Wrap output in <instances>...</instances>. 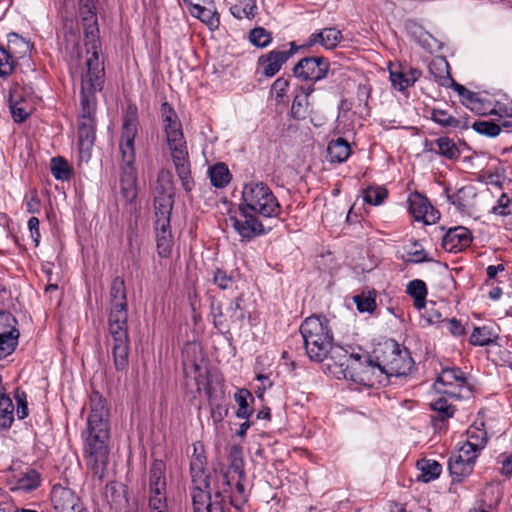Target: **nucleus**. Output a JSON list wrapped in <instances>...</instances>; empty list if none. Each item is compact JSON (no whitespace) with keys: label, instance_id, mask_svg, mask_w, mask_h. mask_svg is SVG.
Listing matches in <instances>:
<instances>
[{"label":"nucleus","instance_id":"nucleus-1","mask_svg":"<svg viewBox=\"0 0 512 512\" xmlns=\"http://www.w3.org/2000/svg\"><path fill=\"white\" fill-rule=\"evenodd\" d=\"M84 436L86 464L98 482H102L108 464L109 410L106 399L93 391L90 396V414Z\"/></svg>","mask_w":512,"mask_h":512},{"label":"nucleus","instance_id":"nucleus-2","mask_svg":"<svg viewBox=\"0 0 512 512\" xmlns=\"http://www.w3.org/2000/svg\"><path fill=\"white\" fill-rule=\"evenodd\" d=\"M110 312L108 331L112 338L111 353L118 372H127L129 367L130 342L128 336V305L123 278H113L110 286Z\"/></svg>","mask_w":512,"mask_h":512},{"label":"nucleus","instance_id":"nucleus-3","mask_svg":"<svg viewBox=\"0 0 512 512\" xmlns=\"http://www.w3.org/2000/svg\"><path fill=\"white\" fill-rule=\"evenodd\" d=\"M204 457L197 455L190 463L192 487L191 498L194 512H223L220 504L222 494L229 488V470H214L204 473Z\"/></svg>","mask_w":512,"mask_h":512},{"label":"nucleus","instance_id":"nucleus-4","mask_svg":"<svg viewBox=\"0 0 512 512\" xmlns=\"http://www.w3.org/2000/svg\"><path fill=\"white\" fill-rule=\"evenodd\" d=\"M104 76V68H101L100 73L92 69H85L84 72H81V114L78 120V138L81 153L89 154L94 145L96 134L95 93L102 90Z\"/></svg>","mask_w":512,"mask_h":512},{"label":"nucleus","instance_id":"nucleus-5","mask_svg":"<svg viewBox=\"0 0 512 512\" xmlns=\"http://www.w3.org/2000/svg\"><path fill=\"white\" fill-rule=\"evenodd\" d=\"M138 133L136 108L129 107L123 118L119 150L121 153L120 191L127 202L137 196V171L135 164V137Z\"/></svg>","mask_w":512,"mask_h":512},{"label":"nucleus","instance_id":"nucleus-6","mask_svg":"<svg viewBox=\"0 0 512 512\" xmlns=\"http://www.w3.org/2000/svg\"><path fill=\"white\" fill-rule=\"evenodd\" d=\"M98 0H78V14L84 30V45L86 47L85 69L101 72L104 62L100 59L101 44L96 4Z\"/></svg>","mask_w":512,"mask_h":512},{"label":"nucleus","instance_id":"nucleus-7","mask_svg":"<svg viewBox=\"0 0 512 512\" xmlns=\"http://www.w3.org/2000/svg\"><path fill=\"white\" fill-rule=\"evenodd\" d=\"M304 348L311 361L323 362L333 346V333L325 317L311 316L300 326Z\"/></svg>","mask_w":512,"mask_h":512},{"label":"nucleus","instance_id":"nucleus-8","mask_svg":"<svg viewBox=\"0 0 512 512\" xmlns=\"http://www.w3.org/2000/svg\"><path fill=\"white\" fill-rule=\"evenodd\" d=\"M327 369L338 379H349L355 383L365 384L364 376L369 369L373 367L372 361L368 356L360 354H349L347 350L340 346H332L327 358Z\"/></svg>","mask_w":512,"mask_h":512},{"label":"nucleus","instance_id":"nucleus-9","mask_svg":"<svg viewBox=\"0 0 512 512\" xmlns=\"http://www.w3.org/2000/svg\"><path fill=\"white\" fill-rule=\"evenodd\" d=\"M239 210L241 213L252 212L265 218H272L280 215L281 206L265 183L251 182L243 188Z\"/></svg>","mask_w":512,"mask_h":512},{"label":"nucleus","instance_id":"nucleus-10","mask_svg":"<svg viewBox=\"0 0 512 512\" xmlns=\"http://www.w3.org/2000/svg\"><path fill=\"white\" fill-rule=\"evenodd\" d=\"M165 133L177 175L184 190L189 192L194 187V181L191 177L187 144L182 127L167 128Z\"/></svg>","mask_w":512,"mask_h":512},{"label":"nucleus","instance_id":"nucleus-11","mask_svg":"<svg viewBox=\"0 0 512 512\" xmlns=\"http://www.w3.org/2000/svg\"><path fill=\"white\" fill-rule=\"evenodd\" d=\"M166 466L162 460H155L149 471V512H169L166 498Z\"/></svg>","mask_w":512,"mask_h":512},{"label":"nucleus","instance_id":"nucleus-12","mask_svg":"<svg viewBox=\"0 0 512 512\" xmlns=\"http://www.w3.org/2000/svg\"><path fill=\"white\" fill-rule=\"evenodd\" d=\"M434 388L440 394L460 399L463 391L470 392L465 373L457 367L444 368L437 377Z\"/></svg>","mask_w":512,"mask_h":512},{"label":"nucleus","instance_id":"nucleus-13","mask_svg":"<svg viewBox=\"0 0 512 512\" xmlns=\"http://www.w3.org/2000/svg\"><path fill=\"white\" fill-rule=\"evenodd\" d=\"M183 370L186 378L192 377L195 381L197 390L205 384V373L203 362L204 356L200 347L195 343H188L183 349Z\"/></svg>","mask_w":512,"mask_h":512},{"label":"nucleus","instance_id":"nucleus-14","mask_svg":"<svg viewBox=\"0 0 512 512\" xmlns=\"http://www.w3.org/2000/svg\"><path fill=\"white\" fill-rule=\"evenodd\" d=\"M329 66V61L325 57H305L294 66L293 73L302 80L316 82L327 76Z\"/></svg>","mask_w":512,"mask_h":512},{"label":"nucleus","instance_id":"nucleus-15","mask_svg":"<svg viewBox=\"0 0 512 512\" xmlns=\"http://www.w3.org/2000/svg\"><path fill=\"white\" fill-rule=\"evenodd\" d=\"M51 502L56 512H88L76 493L61 485L53 486Z\"/></svg>","mask_w":512,"mask_h":512},{"label":"nucleus","instance_id":"nucleus-16","mask_svg":"<svg viewBox=\"0 0 512 512\" xmlns=\"http://www.w3.org/2000/svg\"><path fill=\"white\" fill-rule=\"evenodd\" d=\"M409 212L416 221L429 225L440 218L439 212L431 205L429 200L418 192L412 193L408 198Z\"/></svg>","mask_w":512,"mask_h":512},{"label":"nucleus","instance_id":"nucleus-17","mask_svg":"<svg viewBox=\"0 0 512 512\" xmlns=\"http://www.w3.org/2000/svg\"><path fill=\"white\" fill-rule=\"evenodd\" d=\"M233 467L235 472L238 474L239 479L235 484V489H232L231 479L229 478V488L227 492H224L221 496L223 498L220 506L222 507L223 512H229L230 507H233L236 512H239L243 509V506L247 502V495L245 493L244 484L241 482V478L243 477V472L239 469V467L233 463Z\"/></svg>","mask_w":512,"mask_h":512},{"label":"nucleus","instance_id":"nucleus-18","mask_svg":"<svg viewBox=\"0 0 512 512\" xmlns=\"http://www.w3.org/2000/svg\"><path fill=\"white\" fill-rule=\"evenodd\" d=\"M244 219L241 220L235 216H231L229 221L233 228L241 236L243 240H250L258 235L267 233L268 230L264 228V225L255 217L256 214L252 212L242 213Z\"/></svg>","mask_w":512,"mask_h":512},{"label":"nucleus","instance_id":"nucleus-19","mask_svg":"<svg viewBox=\"0 0 512 512\" xmlns=\"http://www.w3.org/2000/svg\"><path fill=\"white\" fill-rule=\"evenodd\" d=\"M0 321L10 326L9 329L0 327V360H2L15 351L18 345L19 331L10 325L11 322L16 323L15 318L11 314H0Z\"/></svg>","mask_w":512,"mask_h":512},{"label":"nucleus","instance_id":"nucleus-20","mask_svg":"<svg viewBox=\"0 0 512 512\" xmlns=\"http://www.w3.org/2000/svg\"><path fill=\"white\" fill-rule=\"evenodd\" d=\"M289 50H272L267 55L259 58V63L263 65V74L266 77H273L281 69L282 65L297 51L294 42L290 43Z\"/></svg>","mask_w":512,"mask_h":512},{"label":"nucleus","instance_id":"nucleus-21","mask_svg":"<svg viewBox=\"0 0 512 512\" xmlns=\"http://www.w3.org/2000/svg\"><path fill=\"white\" fill-rule=\"evenodd\" d=\"M471 241V232L463 226H458L448 230L442 239V246L448 252L457 253L468 247Z\"/></svg>","mask_w":512,"mask_h":512},{"label":"nucleus","instance_id":"nucleus-22","mask_svg":"<svg viewBox=\"0 0 512 512\" xmlns=\"http://www.w3.org/2000/svg\"><path fill=\"white\" fill-rule=\"evenodd\" d=\"M342 39L343 35L340 30L335 27H327L312 33L303 46L310 48L315 45H320L327 50H333Z\"/></svg>","mask_w":512,"mask_h":512},{"label":"nucleus","instance_id":"nucleus-23","mask_svg":"<svg viewBox=\"0 0 512 512\" xmlns=\"http://www.w3.org/2000/svg\"><path fill=\"white\" fill-rule=\"evenodd\" d=\"M389 73L392 86L399 91L412 86L422 74L419 69L408 66H399L397 70L390 68Z\"/></svg>","mask_w":512,"mask_h":512},{"label":"nucleus","instance_id":"nucleus-24","mask_svg":"<svg viewBox=\"0 0 512 512\" xmlns=\"http://www.w3.org/2000/svg\"><path fill=\"white\" fill-rule=\"evenodd\" d=\"M472 462L465 461L461 455H453L448 462V469L453 482H462L473 472Z\"/></svg>","mask_w":512,"mask_h":512},{"label":"nucleus","instance_id":"nucleus-25","mask_svg":"<svg viewBox=\"0 0 512 512\" xmlns=\"http://www.w3.org/2000/svg\"><path fill=\"white\" fill-rule=\"evenodd\" d=\"M431 119L436 124L445 128L467 129L469 127L466 118H456L444 109L433 108L431 110Z\"/></svg>","mask_w":512,"mask_h":512},{"label":"nucleus","instance_id":"nucleus-26","mask_svg":"<svg viewBox=\"0 0 512 512\" xmlns=\"http://www.w3.org/2000/svg\"><path fill=\"white\" fill-rule=\"evenodd\" d=\"M155 225L159 227L169 226L173 209L172 195H162L155 198Z\"/></svg>","mask_w":512,"mask_h":512},{"label":"nucleus","instance_id":"nucleus-27","mask_svg":"<svg viewBox=\"0 0 512 512\" xmlns=\"http://www.w3.org/2000/svg\"><path fill=\"white\" fill-rule=\"evenodd\" d=\"M475 190L472 186H465L453 194L448 196V200L459 211L467 212L474 206Z\"/></svg>","mask_w":512,"mask_h":512},{"label":"nucleus","instance_id":"nucleus-28","mask_svg":"<svg viewBox=\"0 0 512 512\" xmlns=\"http://www.w3.org/2000/svg\"><path fill=\"white\" fill-rule=\"evenodd\" d=\"M314 91L313 86L307 88L301 87V93L296 94L291 106V113L295 119L303 120L309 114L308 97Z\"/></svg>","mask_w":512,"mask_h":512},{"label":"nucleus","instance_id":"nucleus-29","mask_svg":"<svg viewBox=\"0 0 512 512\" xmlns=\"http://www.w3.org/2000/svg\"><path fill=\"white\" fill-rule=\"evenodd\" d=\"M5 49L17 61L25 57L31 50V44L17 33L8 34L7 47Z\"/></svg>","mask_w":512,"mask_h":512},{"label":"nucleus","instance_id":"nucleus-30","mask_svg":"<svg viewBox=\"0 0 512 512\" xmlns=\"http://www.w3.org/2000/svg\"><path fill=\"white\" fill-rule=\"evenodd\" d=\"M351 153L349 143L339 137L332 140L327 147V154L330 162L342 163L347 160Z\"/></svg>","mask_w":512,"mask_h":512},{"label":"nucleus","instance_id":"nucleus-31","mask_svg":"<svg viewBox=\"0 0 512 512\" xmlns=\"http://www.w3.org/2000/svg\"><path fill=\"white\" fill-rule=\"evenodd\" d=\"M406 293L413 298V305L416 309L425 308L427 297V286L424 281L414 279L406 286Z\"/></svg>","mask_w":512,"mask_h":512},{"label":"nucleus","instance_id":"nucleus-32","mask_svg":"<svg viewBox=\"0 0 512 512\" xmlns=\"http://www.w3.org/2000/svg\"><path fill=\"white\" fill-rule=\"evenodd\" d=\"M203 3L191 5L190 13L205 23L211 30L217 29L220 21L218 13L210 8L202 6Z\"/></svg>","mask_w":512,"mask_h":512},{"label":"nucleus","instance_id":"nucleus-33","mask_svg":"<svg viewBox=\"0 0 512 512\" xmlns=\"http://www.w3.org/2000/svg\"><path fill=\"white\" fill-rule=\"evenodd\" d=\"M244 300L242 296H236L226 308V318L229 323V329L231 326L239 328L245 318V311L243 307Z\"/></svg>","mask_w":512,"mask_h":512},{"label":"nucleus","instance_id":"nucleus-34","mask_svg":"<svg viewBox=\"0 0 512 512\" xmlns=\"http://www.w3.org/2000/svg\"><path fill=\"white\" fill-rule=\"evenodd\" d=\"M431 409L435 412V415L432 416V422L434 426H437L438 422H445L447 419L451 418L455 413V408L453 405L449 404L447 400L443 397L436 399L430 403Z\"/></svg>","mask_w":512,"mask_h":512},{"label":"nucleus","instance_id":"nucleus-35","mask_svg":"<svg viewBox=\"0 0 512 512\" xmlns=\"http://www.w3.org/2000/svg\"><path fill=\"white\" fill-rule=\"evenodd\" d=\"M417 468L421 472L417 479L424 483L437 479L442 471V467L437 461L429 459L418 461Z\"/></svg>","mask_w":512,"mask_h":512},{"label":"nucleus","instance_id":"nucleus-36","mask_svg":"<svg viewBox=\"0 0 512 512\" xmlns=\"http://www.w3.org/2000/svg\"><path fill=\"white\" fill-rule=\"evenodd\" d=\"M157 237V251L160 257L166 258L170 255L172 249L173 237L169 226L159 227L155 225Z\"/></svg>","mask_w":512,"mask_h":512},{"label":"nucleus","instance_id":"nucleus-37","mask_svg":"<svg viewBox=\"0 0 512 512\" xmlns=\"http://www.w3.org/2000/svg\"><path fill=\"white\" fill-rule=\"evenodd\" d=\"M435 145L437 149H431V151L448 160L454 161L460 157L459 148L457 147L456 143L448 137L438 138L437 140H435Z\"/></svg>","mask_w":512,"mask_h":512},{"label":"nucleus","instance_id":"nucleus-38","mask_svg":"<svg viewBox=\"0 0 512 512\" xmlns=\"http://www.w3.org/2000/svg\"><path fill=\"white\" fill-rule=\"evenodd\" d=\"M11 114L15 122H23L32 112V107L21 99L16 92L10 98Z\"/></svg>","mask_w":512,"mask_h":512},{"label":"nucleus","instance_id":"nucleus-39","mask_svg":"<svg viewBox=\"0 0 512 512\" xmlns=\"http://www.w3.org/2000/svg\"><path fill=\"white\" fill-rule=\"evenodd\" d=\"M40 485V475L34 469H28L24 474L20 475L12 490L29 492L36 489Z\"/></svg>","mask_w":512,"mask_h":512},{"label":"nucleus","instance_id":"nucleus-40","mask_svg":"<svg viewBox=\"0 0 512 512\" xmlns=\"http://www.w3.org/2000/svg\"><path fill=\"white\" fill-rule=\"evenodd\" d=\"M448 69L449 64L443 57H438L429 64L430 73L434 75L435 80L441 85H445L448 81L453 82Z\"/></svg>","mask_w":512,"mask_h":512},{"label":"nucleus","instance_id":"nucleus-41","mask_svg":"<svg viewBox=\"0 0 512 512\" xmlns=\"http://www.w3.org/2000/svg\"><path fill=\"white\" fill-rule=\"evenodd\" d=\"M234 400L239 406L236 412V416L240 419H248L253 413V409L249 407L248 400L254 401L250 391L245 388L239 389L234 394Z\"/></svg>","mask_w":512,"mask_h":512},{"label":"nucleus","instance_id":"nucleus-42","mask_svg":"<svg viewBox=\"0 0 512 512\" xmlns=\"http://www.w3.org/2000/svg\"><path fill=\"white\" fill-rule=\"evenodd\" d=\"M232 15L238 19H253L257 14L256 0H238L230 8Z\"/></svg>","mask_w":512,"mask_h":512},{"label":"nucleus","instance_id":"nucleus-43","mask_svg":"<svg viewBox=\"0 0 512 512\" xmlns=\"http://www.w3.org/2000/svg\"><path fill=\"white\" fill-rule=\"evenodd\" d=\"M211 184L215 187H225L231 180V174L224 163H218L209 169Z\"/></svg>","mask_w":512,"mask_h":512},{"label":"nucleus","instance_id":"nucleus-44","mask_svg":"<svg viewBox=\"0 0 512 512\" xmlns=\"http://www.w3.org/2000/svg\"><path fill=\"white\" fill-rule=\"evenodd\" d=\"M210 315L213 318V325L220 332L229 331V323L226 315L222 311V305L215 298L211 299Z\"/></svg>","mask_w":512,"mask_h":512},{"label":"nucleus","instance_id":"nucleus-45","mask_svg":"<svg viewBox=\"0 0 512 512\" xmlns=\"http://www.w3.org/2000/svg\"><path fill=\"white\" fill-rule=\"evenodd\" d=\"M482 502L488 507H497L502 499V491L499 483H488L482 491Z\"/></svg>","mask_w":512,"mask_h":512},{"label":"nucleus","instance_id":"nucleus-46","mask_svg":"<svg viewBox=\"0 0 512 512\" xmlns=\"http://www.w3.org/2000/svg\"><path fill=\"white\" fill-rule=\"evenodd\" d=\"M14 405L5 394H0V426L9 428L14 420Z\"/></svg>","mask_w":512,"mask_h":512},{"label":"nucleus","instance_id":"nucleus-47","mask_svg":"<svg viewBox=\"0 0 512 512\" xmlns=\"http://www.w3.org/2000/svg\"><path fill=\"white\" fill-rule=\"evenodd\" d=\"M488 442L487 432L478 427H469L467 430V439L464 443L482 451Z\"/></svg>","mask_w":512,"mask_h":512},{"label":"nucleus","instance_id":"nucleus-48","mask_svg":"<svg viewBox=\"0 0 512 512\" xmlns=\"http://www.w3.org/2000/svg\"><path fill=\"white\" fill-rule=\"evenodd\" d=\"M494 338L496 335L489 327H475L470 336V343L475 346H486L492 343Z\"/></svg>","mask_w":512,"mask_h":512},{"label":"nucleus","instance_id":"nucleus-49","mask_svg":"<svg viewBox=\"0 0 512 512\" xmlns=\"http://www.w3.org/2000/svg\"><path fill=\"white\" fill-rule=\"evenodd\" d=\"M51 173L57 180H68L72 170L68 162L58 156L51 159Z\"/></svg>","mask_w":512,"mask_h":512},{"label":"nucleus","instance_id":"nucleus-50","mask_svg":"<svg viewBox=\"0 0 512 512\" xmlns=\"http://www.w3.org/2000/svg\"><path fill=\"white\" fill-rule=\"evenodd\" d=\"M388 196V191L383 186H369L364 190V201L371 205H381Z\"/></svg>","mask_w":512,"mask_h":512},{"label":"nucleus","instance_id":"nucleus-51","mask_svg":"<svg viewBox=\"0 0 512 512\" xmlns=\"http://www.w3.org/2000/svg\"><path fill=\"white\" fill-rule=\"evenodd\" d=\"M250 42L260 48L267 47L272 41V34L263 27H256L249 33Z\"/></svg>","mask_w":512,"mask_h":512},{"label":"nucleus","instance_id":"nucleus-52","mask_svg":"<svg viewBox=\"0 0 512 512\" xmlns=\"http://www.w3.org/2000/svg\"><path fill=\"white\" fill-rule=\"evenodd\" d=\"M376 296L374 292L364 293L354 296V302L359 312L372 313L376 309Z\"/></svg>","mask_w":512,"mask_h":512},{"label":"nucleus","instance_id":"nucleus-53","mask_svg":"<svg viewBox=\"0 0 512 512\" xmlns=\"http://www.w3.org/2000/svg\"><path fill=\"white\" fill-rule=\"evenodd\" d=\"M424 312L421 314V320L426 323V325H443L446 318L443 317L442 313L435 308V303H431L428 307L425 305V308H422Z\"/></svg>","mask_w":512,"mask_h":512},{"label":"nucleus","instance_id":"nucleus-54","mask_svg":"<svg viewBox=\"0 0 512 512\" xmlns=\"http://www.w3.org/2000/svg\"><path fill=\"white\" fill-rule=\"evenodd\" d=\"M472 128L479 134L487 137H496L501 131L499 124L492 121H475Z\"/></svg>","mask_w":512,"mask_h":512},{"label":"nucleus","instance_id":"nucleus-55","mask_svg":"<svg viewBox=\"0 0 512 512\" xmlns=\"http://www.w3.org/2000/svg\"><path fill=\"white\" fill-rule=\"evenodd\" d=\"M160 111L164 124V130L167 128H175L181 126L176 112L167 102L162 103Z\"/></svg>","mask_w":512,"mask_h":512},{"label":"nucleus","instance_id":"nucleus-56","mask_svg":"<svg viewBox=\"0 0 512 512\" xmlns=\"http://www.w3.org/2000/svg\"><path fill=\"white\" fill-rule=\"evenodd\" d=\"M16 65V60L10 55L5 47H0V77L9 76Z\"/></svg>","mask_w":512,"mask_h":512},{"label":"nucleus","instance_id":"nucleus-57","mask_svg":"<svg viewBox=\"0 0 512 512\" xmlns=\"http://www.w3.org/2000/svg\"><path fill=\"white\" fill-rule=\"evenodd\" d=\"M393 358L392 360L384 363L383 365L378 364L377 367L386 374H402L401 366L399 365L400 359V351L394 348L391 352Z\"/></svg>","mask_w":512,"mask_h":512},{"label":"nucleus","instance_id":"nucleus-58","mask_svg":"<svg viewBox=\"0 0 512 512\" xmlns=\"http://www.w3.org/2000/svg\"><path fill=\"white\" fill-rule=\"evenodd\" d=\"M467 108L477 114H499L502 117V113H500L502 112V108L499 107L498 110H488L485 105V101L480 98L479 94H477V96L467 105Z\"/></svg>","mask_w":512,"mask_h":512},{"label":"nucleus","instance_id":"nucleus-59","mask_svg":"<svg viewBox=\"0 0 512 512\" xmlns=\"http://www.w3.org/2000/svg\"><path fill=\"white\" fill-rule=\"evenodd\" d=\"M511 204V199L506 193H503L495 206L492 207L491 212L500 216H507L511 213L509 207Z\"/></svg>","mask_w":512,"mask_h":512},{"label":"nucleus","instance_id":"nucleus-60","mask_svg":"<svg viewBox=\"0 0 512 512\" xmlns=\"http://www.w3.org/2000/svg\"><path fill=\"white\" fill-rule=\"evenodd\" d=\"M480 452V450L472 447L470 444L463 443L457 455H461V458L465 459V461L472 462V464L475 465Z\"/></svg>","mask_w":512,"mask_h":512},{"label":"nucleus","instance_id":"nucleus-61","mask_svg":"<svg viewBox=\"0 0 512 512\" xmlns=\"http://www.w3.org/2000/svg\"><path fill=\"white\" fill-rule=\"evenodd\" d=\"M25 205L27 212L31 214L40 212V200L37 196L36 190H31L25 195Z\"/></svg>","mask_w":512,"mask_h":512},{"label":"nucleus","instance_id":"nucleus-62","mask_svg":"<svg viewBox=\"0 0 512 512\" xmlns=\"http://www.w3.org/2000/svg\"><path fill=\"white\" fill-rule=\"evenodd\" d=\"M213 282L222 290L228 289L233 284L232 278L221 269L214 272Z\"/></svg>","mask_w":512,"mask_h":512},{"label":"nucleus","instance_id":"nucleus-63","mask_svg":"<svg viewBox=\"0 0 512 512\" xmlns=\"http://www.w3.org/2000/svg\"><path fill=\"white\" fill-rule=\"evenodd\" d=\"M444 324L447 326L449 333L455 337L465 334V327L461 321L456 318L445 319Z\"/></svg>","mask_w":512,"mask_h":512},{"label":"nucleus","instance_id":"nucleus-64","mask_svg":"<svg viewBox=\"0 0 512 512\" xmlns=\"http://www.w3.org/2000/svg\"><path fill=\"white\" fill-rule=\"evenodd\" d=\"M500 473L506 477L512 475V454L503 453L500 455Z\"/></svg>","mask_w":512,"mask_h":512}]
</instances>
